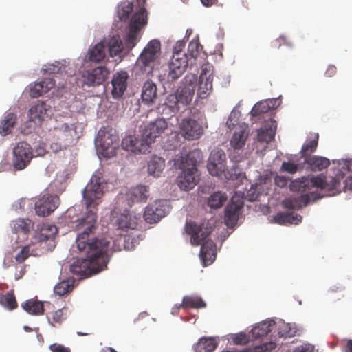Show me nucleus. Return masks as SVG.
Instances as JSON below:
<instances>
[{"mask_svg": "<svg viewBox=\"0 0 352 352\" xmlns=\"http://www.w3.org/2000/svg\"><path fill=\"white\" fill-rule=\"evenodd\" d=\"M104 186L102 177L93 175L82 192L87 212L75 226L77 248L85 256L74 261L70 270L73 274L84 277L104 270L109 260L110 241L93 237L97 228V206L103 196Z\"/></svg>", "mask_w": 352, "mask_h": 352, "instance_id": "obj_1", "label": "nucleus"}, {"mask_svg": "<svg viewBox=\"0 0 352 352\" xmlns=\"http://www.w3.org/2000/svg\"><path fill=\"white\" fill-rule=\"evenodd\" d=\"M349 173L347 165L337 170L334 177H327L322 174L313 176L311 178L302 177L294 180L290 184L292 191L306 192L314 187L328 192L327 195L333 196L342 190H352V177L346 176Z\"/></svg>", "mask_w": 352, "mask_h": 352, "instance_id": "obj_2", "label": "nucleus"}, {"mask_svg": "<svg viewBox=\"0 0 352 352\" xmlns=\"http://www.w3.org/2000/svg\"><path fill=\"white\" fill-rule=\"evenodd\" d=\"M201 159V153L194 150L184 155H177L173 159V166L182 170L177 177V183L182 190L188 191L192 189L199 180L197 172V164Z\"/></svg>", "mask_w": 352, "mask_h": 352, "instance_id": "obj_3", "label": "nucleus"}, {"mask_svg": "<svg viewBox=\"0 0 352 352\" xmlns=\"http://www.w3.org/2000/svg\"><path fill=\"white\" fill-rule=\"evenodd\" d=\"M74 129L67 123L58 124L50 130L49 135L53 142L50 145L54 152L67 149L74 143Z\"/></svg>", "mask_w": 352, "mask_h": 352, "instance_id": "obj_4", "label": "nucleus"}, {"mask_svg": "<svg viewBox=\"0 0 352 352\" xmlns=\"http://www.w3.org/2000/svg\"><path fill=\"white\" fill-rule=\"evenodd\" d=\"M97 142L104 157L111 158L116 155L119 148V137L112 128L100 129L98 133Z\"/></svg>", "mask_w": 352, "mask_h": 352, "instance_id": "obj_5", "label": "nucleus"}, {"mask_svg": "<svg viewBox=\"0 0 352 352\" xmlns=\"http://www.w3.org/2000/svg\"><path fill=\"white\" fill-rule=\"evenodd\" d=\"M146 23L147 16L145 8H141L132 16L129 23V30L124 39L125 47L128 51L137 45L139 41L140 32Z\"/></svg>", "mask_w": 352, "mask_h": 352, "instance_id": "obj_6", "label": "nucleus"}, {"mask_svg": "<svg viewBox=\"0 0 352 352\" xmlns=\"http://www.w3.org/2000/svg\"><path fill=\"white\" fill-rule=\"evenodd\" d=\"M30 145L26 142H19L13 148L12 164L17 170L25 169L34 157Z\"/></svg>", "mask_w": 352, "mask_h": 352, "instance_id": "obj_7", "label": "nucleus"}, {"mask_svg": "<svg viewBox=\"0 0 352 352\" xmlns=\"http://www.w3.org/2000/svg\"><path fill=\"white\" fill-rule=\"evenodd\" d=\"M166 128L167 122L164 118H157L154 122H151L143 129L142 142L146 143L150 148V145L164 132Z\"/></svg>", "mask_w": 352, "mask_h": 352, "instance_id": "obj_8", "label": "nucleus"}, {"mask_svg": "<svg viewBox=\"0 0 352 352\" xmlns=\"http://www.w3.org/2000/svg\"><path fill=\"white\" fill-rule=\"evenodd\" d=\"M59 197L56 195H41L35 203L36 214L41 217L50 215L59 204Z\"/></svg>", "mask_w": 352, "mask_h": 352, "instance_id": "obj_9", "label": "nucleus"}, {"mask_svg": "<svg viewBox=\"0 0 352 352\" xmlns=\"http://www.w3.org/2000/svg\"><path fill=\"white\" fill-rule=\"evenodd\" d=\"M161 52V43L157 39H153L144 48L140 54L138 62L142 67H151L152 64L158 58Z\"/></svg>", "mask_w": 352, "mask_h": 352, "instance_id": "obj_10", "label": "nucleus"}, {"mask_svg": "<svg viewBox=\"0 0 352 352\" xmlns=\"http://www.w3.org/2000/svg\"><path fill=\"white\" fill-rule=\"evenodd\" d=\"M170 208L165 200L156 201L145 209L144 218L148 223L158 222L169 212Z\"/></svg>", "mask_w": 352, "mask_h": 352, "instance_id": "obj_11", "label": "nucleus"}, {"mask_svg": "<svg viewBox=\"0 0 352 352\" xmlns=\"http://www.w3.org/2000/svg\"><path fill=\"white\" fill-rule=\"evenodd\" d=\"M185 83L177 89L175 96L179 102L183 106L188 105L194 96L197 77L195 75L186 76L184 78Z\"/></svg>", "mask_w": 352, "mask_h": 352, "instance_id": "obj_12", "label": "nucleus"}, {"mask_svg": "<svg viewBox=\"0 0 352 352\" xmlns=\"http://www.w3.org/2000/svg\"><path fill=\"white\" fill-rule=\"evenodd\" d=\"M190 65L186 54L173 55L169 63V72L168 76L171 80H175L180 77Z\"/></svg>", "mask_w": 352, "mask_h": 352, "instance_id": "obj_13", "label": "nucleus"}, {"mask_svg": "<svg viewBox=\"0 0 352 352\" xmlns=\"http://www.w3.org/2000/svg\"><path fill=\"white\" fill-rule=\"evenodd\" d=\"M182 135L187 140H197L203 134L202 126L192 118H184L179 124Z\"/></svg>", "mask_w": 352, "mask_h": 352, "instance_id": "obj_14", "label": "nucleus"}, {"mask_svg": "<svg viewBox=\"0 0 352 352\" xmlns=\"http://www.w3.org/2000/svg\"><path fill=\"white\" fill-rule=\"evenodd\" d=\"M185 232L190 236V243L193 245H199L209 236L210 232L194 221H187L185 226Z\"/></svg>", "mask_w": 352, "mask_h": 352, "instance_id": "obj_15", "label": "nucleus"}, {"mask_svg": "<svg viewBox=\"0 0 352 352\" xmlns=\"http://www.w3.org/2000/svg\"><path fill=\"white\" fill-rule=\"evenodd\" d=\"M109 72L104 67H97L84 72L82 78L85 84L96 86L102 84L107 78Z\"/></svg>", "mask_w": 352, "mask_h": 352, "instance_id": "obj_16", "label": "nucleus"}, {"mask_svg": "<svg viewBox=\"0 0 352 352\" xmlns=\"http://www.w3.org/2000/svg\"><path fill=\"white\" fill-rule=\"evenodd\" d=\"M122 148L127 151L135 154L150 152L149 148L146 143L142 142V138L140 140L136 137L128 135L123 138L121 143Z\"/></svg>", "mask_w": 352, "mask_h": 352, "instance_id": "obj_17", "label": "nucleus"}, {"mask_svg": "<svg viewBox=\"0 0 352 352\" xmlns=\"http://www.w3.org/2000/svg\"><path fill=\"white\" fill-rule=\"evenodd\" d=\"M322 197H317L314 192L303 194L299 197L286 199L283 201V206L289 210H299L306 206L311 199L315 201Z\"/></svg>", "mask_w": 352, "mask_h": 352, "instance_id": "obj_18", "label": "nucleus"}, {"mask_svg": "<svg viewBox=\"0 0 352 352\" xmlns=\"http://www.w3.org/2000/svg\"><path fill=\"white\" fill-rule=\"evenodd\" d=\"M128 78L129 75L125 71L118 72L113 75L111 94L114 98H119L124 94L127 87Z\"/></svg>", "mask_w": 352, "mask_h": 352, "instance_id": "obj_19", "label": "nucleus"}, {"mask_svg": "<svg viewBox=\"0 0 352 352\" xmlns=\"http://www.w3.org/2000/svg\"><path fill=\"white\" fill-rule=\"evenodd\" d=\"M216 244L212 240H206L201 245L200 256L205 266L210 265L216 259Z\"/></svg>", "mask_w": 352, "mask_h": 352, "instance_id": "obj_20", "label": "nucleus"}, {"mask_svg": "<svg viewBox=\"0 0 352 352\" xmlns=\"http://www.w3.org/2000/svg\"><path fill=\"white\" fill-rule=\"evenodd\" d=\"M50 106L44 102H41L31 107L29 109V118L35 123H41L48 116Z\"/></svg>", "mask_w": 352, "mask_h": 352, "instance_id": "obj_21", "label": "nucleus"}, {"mask_svg": "<svg viewBox=\"0 0 352 352\" xmlns=\"http://www.w3.org/2000/svg\"><path fill=\"white\" fill-rule=\"evenodd\" d=\"M157 96L156 85L151 80L146 81L142 89L141 97L142 102L147 105L153 104L155 102Z\"/></svg>", "mask_w": 352, "mask_h": 352, "instance_id": "obj_22", "label": "nucleus"}, {"mask_svg": "<svg viewBox=\"0 0 352 352\" xmlns=\"http://www.w3.org/2000/svg\"><path fill=\"white\" fill-rule=\"evenodd\" d=\"M55 86V82L52 78H46L41 82L35 83L30 88V96L32 98H38L48 92Z\"/></svg>", "mask_w": 352, "mask_h": 352, "instance_id": "obj_23", "label": "nucleus"}, {"mask_svg": "<svg viewBox=\"0 0 352 352\" xmlns=\"http://www.w3.org/2000/svg\"><path fill=\"white\" fill-rule=\"evenodd\" d=\"M126 196L132 203L146 202L148 197V188L146 186L138 185L131 188Z\"/></svg>", "mask_w": 352, "mask_h": 352, "instance_id": "obj_24", "label": "nucleus"}, {"mask_svg": "<svg viewBox=\"0 0 352 352\" xmlns=\"http://www.w3.org/2000/svg\"><path fill=\"white\" fill-rule=\"evenodd\" d=\"M102 42L105 45V48H108L111 57L120 56L124 48L122 41L118 35L106 38Z\"/></svg>", "mask_w": 352, "mask_h": 352, "instance_id": "obj_25", "label": "nucleus"}, {"mask_svg": "<svg viewBox=\"0 0 352 352\" xmlns=\"http://www.w3.org/2000/svg\"><path fill=\"white\" fill-rule=\"evenodd\" d=\"M248 135L245 128L242 126H236L230 140V145L234 150L241 149L245 145Z\"/></svg>", "mask_w": 352, "mask_h": 352, "instance_id": "obj_26", "label": "nucleus"}, {"mask_svg": "<svg viewBox=\"0 0 352 352\" xmlns=\"http://www.w3.org/2000/svg\"><path fill=\"white\" fill-rule=\"evenodd\" d=\"M304 161L313 171H321L327 168L330 164L329 159L316 155L311 156L304 160Z\"/></svg>", "mask_w": 352, "mask_h": 352, "instance_id": "obj_27", "label": "nucleus"}, {"mask_svg": "<svg viewBox=\"0 0 352 352\" xmlns=\"http://www.w3.org/2000/svg\"><path fill=\"white\" fill-rule=\"evenodd\" d=\"M276 124L274 120H270V124L265 129H261L258 131L257 140L260 142L269 143L275 137Z\"/></svg>", "mask_w": 352, "mask_h": 352, "instance_id": "obj_28", "label": "nucleus"}, {"mask_svg": "<svg viewBox=\"0 0 352 352\" xmlns=\"http://www.w3.org/2000/svg\"><path fill=\"white\" fill-rule=\"evenodd\" d=\"M212 89V78L201 73L199 79L197 95L201 98H206Z\"/></svg>", "mask_w": 352, "mask_h": 352, "instance_id": "obj_29", "label": "nucleus"}, {"mask_svg": "<svg viewBox=\"0 0 352 352\" xmlns=\"http://www.w3.org/2000/svg\"><path fill=\"white\" fill-rule=\"evenodd\" d=\"M165 167V162L163 158L153 156L148 162L147 169L149 175L155 177L160 176Z\"/></svg>", "mask_w": 352, "mask_h": 352, "instance_id": "obj_30", "label": "nucleus"}, {"mask_svg": "<svg viewBox=\"0 0 352 352\" xmlns=\"http://www.w3.org/2000/svg\"><path fill=\"white\" fill-rule=\"evenodd\" d=\"M276 325L273 320H268L258 323L256 326L254 327L251 333L252 337L254 338H261L266 336L269 332L272 330V327Z\"/></svg>", "mask_w": 352, "mask_h": 352, "instance_id": "obj_31", "label": "nucleus"}, {"mask_svg": "<svg viewBox=\"0 0 352 352\" xmlns=\"http://www.w3.org/2000/svg\"><path fill=\"white\" fill-rule=\"evenodd\" d=\"M241 204H239L237 206L228 204L226 206L225 210L224 221L226 225L228 227H232L237 223Z\"/></svg>", "mask_w": 352, "mask_h": 352, "instance_id": "obj_32", "label": "nucleus"}, {"mask_svg": "<svg viewBox=\"0 0 352 352\" xmlns=\"http://www.w3.org/2000/svg\"><path fill=\"white\" fill-rule=\"evenodd\" d=\"M218 342L214 338L203 337L194 346L195 352H212L217 346Z\"/></svg>", "mask_w": 352, "mask_h": 352, "instance_id": "obj_33", "label": "nucleus"}, {"mask_svg": "<svg viewBox=\"0 0 352 352\" xmlns=\"http://www.w3.org/2000/svg\"><path fill=\"white\" fill-rule=\"evenodd\" d=\"M106 56L105 45L102 41L91 47L88 52V58L90 61L99 63Z\"/></svg>", "mask_w": 352, "mask_h": 352, "instance_id": "obj_34", "label": "nucleus"}, {"mask_svg": "<svg viewBox=\"0 0 352 352\" xmlns=\"http://www.w3.org/2000/svg\"><path fill=\"white\" fill-rule=\"evenodd\" d=\"M312 136L313 137H311L309 140L307 141L302 146L300 154L304 160L311 157V155L317 149L319 135L318 133H314Z\"/></svg>", "mask_w": 352, "mask_h": 352, "instance_id": "obj_35", "label": "nucleus"}, {"mask_svg": "<svg viewBox=\"0 0 352 352\" xmlns=\"http://www.w3.org/2000/svg\"><path fill=\"white\" fill-rule=\"evenodd\" d=\"M22 308L32 315H41L44 312L43 304L41 301L30 299L21 304Z\"/></svg>", "mask_w": 352, "mask_h": 352, "instance_id": "obj_36", "label": "nucleus"}, {"mask_svg": "<svg viewBox=\"0 0 352 352\" xmlns=\"http://www.w3.org/2000/svg\"><path fill=\"white\" fill-rule=\"evenodd\" d=\"M302 218V216L297 214H294L293 213L289 214L279 212L274 216V222L282 225H285L287 223L298 224V223L301 222Z\"/></svg>", "mask_w": 352, "mask_h": 352, "instance_id": "obj_37", "label": "nucleus"}, {"mask_svg": "<svg viewBox=\"0 0 352 352\" xmlns=\"http://www.w3.org/2000/svg\"><path fill=\"white\" fill-rule=\"evenodd\" d=\"M10 226L14 233H20L26 236L30 230L32 221L30 219H18L12 221Z\"/></svg>", "mask_w": 352, "mask_h": 352, "instance_id": "obj_38", "label": "nucleus"}, {"mask_svg": "<svg viewBox=\"0 0 352 352\" xmlns=\"http://www.w3.org/2000/svg\"><path fill=\"white\" fill-rule=\"evenodd\" d=\"M228 199L227 195L221 191L212 194L208 199V204L211 208L217 209L223 206Z\"/></svg>", "mask_w": 352, "mask_h": 352, "instance_id": "obj_39", "label": "nucleus"}, {"mask_svg": "<svg viewBox=\"0 0 352 352\" xmlns=\"http://www.w3.org/2000/svg\"><path fill=\"white\" fill-rule=\"evenodd\" d=\"M182 308H203L206 306L202 298L197 296H186L183 298L182 303L180 305Z\"/></svg>", "mask_w": 352, "mask_h": 352, "instance_id": "obj_40", "label": "nucleus"}, {"mask_svg": "<svg viewBox=\"0 0 352 352\" xmlns=\"http://www.w3.org/2000/svg\"><path fill=\"white\" fill-rule=\"evenodd\" d=\"M199 43L198 40L193 39L188 44L187 53H184L186 54L187 58L190 61V67L196 65V60L199 54Z\"/></svg>", "mask_w": 352, "mask_h": 352, "instance_id": "obj_41", "label": "nucleus"}, {"mask_svg": "<svg viewBox=\"0 0 352 352\" xmlns=\"http://www.w3.org/2000/svg\"><path fill=\"white\" fill-rule=\"evenodd\" d=\"M16 116L13 113H8L0 123V133L6 135L10 132V129L16 123Z\"/></svg>", "mask_w": 352, "mask_h": 352, "instance_id": "obj_42", "label": "nucleus"}, {"mask_svg": "<svg viewBox=\"0 0 352 352\" xmlns=\"http://www.w3.org/2000/svg\"><path fill=\"white\" fill-rule=\"evenodd\" d=\"M271 100H264L257 102L252 108L250 113L252 117L260 116L268 113L272 108Z\"/></svg>", "mask_w": 352, "mask_h": 352, "instance_id": "obj_43", "label": "nucleus"}, {"mask_svg": "<svg viewBox=\"0 0 352 352\" xmlns=\"http://www.w3.org/2000/svg\"><path fill=\"white\" fill-rule=\"evenodd\" d=\"M0 304L8 310H13L18 306L12 291L0 295Z\"/></svg>", "mask_w": 352, "mask_h": 352, "instance_id": "obj_44", "label": "nucleus"}, {"mask_svg": "<svg viewBox=\"0 0 352 352\" xmlns=\"http://www.w3.org/2000/svg\"><path fill=\"white\" fill-rule=\"evenodd\" d=\"M58 230L54 225H44L41 230L39 239L41 241H47L55 237Z\"/></svg>", "mask_w": 352, "mask_h": 352, "instance_id": "obj_45", "label": "nucleus"}, {"mask_svg": "<svg viewBox=\"0 0 352 352\" xmlns=\"http://www.w3.org/2000/svg\"><path fill=\"white\" fill-rule=\"evenodd\" d=\"M73 281L69 280H63L55 285L54 288V293L58 296H63L74 289Z\"/></svg>", "mask_w": 352, "mask_h": 352, "instance_id": "obj_46", "label": "nucleus"}, {"mask_svg": "<svg viewBox=\"0 0 352 352\" xmlns=\"http://www.w3.org/2000/svg\"><path fill=\"white\" fill-rule=\"evenodd\" d=\"M133 9V5L131 2L125 1L120 3L118 7V16L121 21H126Z\"/></svg>", "mask_w": 352, "mask_h": 352, "instance_id": "obj_47", "label": "nucleus"}, {"mask_svg": "<svg viewBox=\"0 0 352 352\" xmlns=\"http://www.w3.org/2000/svg\"><path fill=\"white\" fill-rule=\"evenodd\" d=\"M165 110H168L172 112H179L181 104L175 94H170L167 96L164 103Z\"/></svg>", "mask_w": 352, "mask_h": 352, "instance_id": "obj_48", "label": "nucleus"}, {"mask_svg": "<svg viewBox=\"0 0 352 352\" xmlns=\"http://www.w3.org/2000/svg\"><path fill=\"white\" fill-rule=\"evenodd\" d=\"M207 168L209 173L213 176H221L225 171L226 165L221 163L208 161Z\"/></svg>", "mask_w": 352, "mask_h": 352, "instance_id": "obj_49", "label": "nucleus"}, {"mask_svg": "<svg viewBox=\"0 0 352 352\" xmlns=\"http://www.w3.org/2000/svg\"><path fill=\"white\" fill-rule=\"evenodd\" d=\"M276 327L277 333L280 337H292L295 336L296 331L292 329L288 323L280 322Z\"/></svg>", "mask_w": 352, "mask_h": 352, "instance_id": "obj_50", "label": "nucleus"}, {"mask_svg": "<svg viewBox=\"0 0 352 352\" xmlns=\"http://www.w3.org/2000/svg\"><path fill=\"white\" fill-rule=\"evenodd\" d=\"M210 162H214L218 164L221 163L226 165V155L223 150L216 149L213 150L208 158Z\"/></svg>", "mask_w": 352, "mask_h": 352, "instance_id": "obj_51", "label": "nucleus"}, {"mask_svg": "<svg viewBox=\"0 0 352 352\" xmlns=\"http://www.w3.org/2000/svg\"><path fill=\"white\" fill-rule=\"evenodd\" d=\"M276 347V344L270 342L268 344L256 346L253 349H247L242 351H223L221 352H266L268 350L273 349Z\"/></svg>", "mask_w": 352, "mask_h": 352, "instance_id": "obj_52", "label": "nucleus"}, {"mask_svg": "<svg viewBox=\"0 0 352 352\" xmlns=\"http://www.w3.org/2000/svg\"><path fill=\"white\" fill-rule=\"evenodd\" d=\"M65 308L59 309L55 311L52 314V322L49 320V322L52 326L55 327L56 324H60L63 321H64L66 318L65 313H64V310Z\"/></svg>", "mask_w": 352, "mask_h": 352, "instance_id": "obj_53", "label": "nucleus"}, {"mask_svg": "<svg viewBox=\"0 0 352 352\" xmlns=\"http://www.w3.org/2000/svg\"><path fill=\"white\" fill-rule=\"evenodd\" d=\"M298 164L292 162H283L280 170L290 174L296 173L298 170Z\"/></svg>", "mask_w": 352, "mask_h": 352, "instance_id": "obj_54", "label": "nucleus"}, {"mask_svg": "<svg viewBox=\"0 0 352 352\" xmlns=\"http://www.w3.org/2000/svg\"><path fill=\"white\" fill-rule=\"evenodd\" d=\"M30 256L29 246L23 247L21 251L15 256V260L17 263H21L25 261Z\"/></svg>", "mask_w": 352, "mask_h": 352, "instance_id": "obj_55", "label": "nucleus"}, {"mask_svg": "<svg viewBox=\"0 0 352 352\" xmlns=\"http://www.w3.org/2000/svg\"><path fill=\"white\" fill-rule=\"evenodd\" d=\"M232 339L233 342L236 344H245L250 340L248 335L244 333L235 334L232 336Z\"/></svg>", "mask_w": 352, "mask_h": 352, "instance_id": "obj_56", "label": "nucleus"}, {"mask_svg": "<svg viewBox=\"0 0 352 352\" xmlns=\"http://www.w3.org/2000/svg\"><path fill=\"white\" fill-rule=\"evenodd\" d=\"M44 70L50 74H58L62 71V66L59 62H56L55 63L49 64Z\"/></svg>", "mask_w": 352, "mask_h": 352, "instance_id": "obj_57", "label": "nucleus"}, {"mask_svg": "<svg viewBox=\"0 0 352 352\" xmlns=\"http://www.w3.org/2000/svg\"><path fill=\"white\" fill-rule=\"evenodd\" d=\"M52 352H71L69 347H66L62 344L54 343L50 346Z\"/></svg>", "mask_w": 352, "mask_h": 352, "instance_id": "obj_58", "label": "nucleus"}, {"mask_svg": "<svg viewBox=\"0 0 352 352\" xmlns=\"http://www.w3.org/2000/svg\"><path fill=\"white\" fill-rule=\"evenodd\" d=\"M274 181H275V184L278 186H279L280 188H283L287 186L288 181H289V177H287L286 176L277 175L275 177Z\"/></svg>", "mask_w": 352, "mask_h": 352, "instance_id": "obj_59", "label": "nucleus"}, {"mask_svg": "<svg viewBox=\"0 0 352 352\" xmlns=\"http://www.w3.org/2000/svg\"><path fill=\"white\" fill-rule=\"evenodd\" d=\"M127 219V216H122L119 220H118V227L120 228V229H124V228H133V225L131 224V223L130 222H128V221H126L125 222V220Z\"/></svg>", "mask_w": 352, "mask_h": 352, "instance_id": "obj_60", "label": "nucleus"}, {"mask_svg": "<svg viewBox=\"0 0 352 352\" xmlns=\"http://www.w3.org/2000/svg\"><path fill=\"white\" fill-rule=\"evenodd\" d=\"M314 346L309 344H303L296 347L293 352H313Z\"/></svg>", "mask_w": 352, "mask_h": 352, "instance_id": "obj_61", "label": "nucleus"}, {"mask_svg": "<svg viewBox=\"0 0 352 352\" xmlns=\"http://www.w3.org/2000/svg\"><path fill=\"white\" fill-rule=\"evenodd\" d=\"M185 45L186 43L184 41H178L174 46L173 55H175L176 54H182L181 52L184 48Z\"/></svg>", "mask_w": 352, "mask_h": 352, "instance_id": "obj_62", "label": "nucleus"}, {"mask_svg": "<svg viewBox=\"0 0 352 352\" xmlns=\"http://www.w3.org/2000/svg\"><path fill=\"white\" fill-rule=\"evenodd\" d=\"M239 204H241L240 205V210L243 208V198L238 195L237 193H236L231 199L230 200V202L229 203V204H233L234 206H237L239 205Z\"/></svg>", "mask_w": 352, "mask_h": 352, "instance_id": "obj_63", "label": "nucleus"}, {"mask_svg": "<svg viewBox=\"0 0 352 352\" xmlns=\"http://www.w3.org/2000/svg\"><path fill=\"white\" fill-rule=\"evenodd\" d=\"M337 72V68L333 65H330L328 66L326 72H325V76L327 77H332L336 75Z\"/></svg>", "mask_w": 352, "mask_h": 352, "instance_id": "obj_64", "label": "nucleus"}]
</instances>
